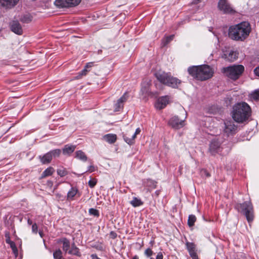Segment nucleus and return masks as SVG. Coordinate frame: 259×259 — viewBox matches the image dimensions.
Here are the masks:
<instances>
[{
  "label": "nucleus",
  "mask_w": 259,
  "mask_h": 259,
  "mask_svg": "<svg viewBox=\"0 0 259 259\" xmlns=\"http://www.w3.org/2000/svg\"><path fill=\"white\" fill-rule=\"evenodd\" d=\"M186 246L192 259H199L197 254L196 245L194 243L187 241Z\"/></svg>",
  "instance_id": "ddd939ff"
},
{
  "label": "nucleus",
  "mask_w": 259,
  "mask_h": 259,
  "mask_svg": "<svg viewBox=\"0 0 259 259\" xmlns=\"http://www.w3.org/2000/svg\"><path fill=\"white\" fill-rule=\"evenodd\" d=\"M98 259H101V258H99H99H98Z\"/></svg>",
  "instance_id": "e2e57ef3"
},
{
  "label": "nucleus",
  "mask_w": 259,
  "mask_h": 259,
  "mask_svg": "<svg viewBox=\"0 0 259 259\" xmlns=\"http://www.w3.org/2000/svg\"><path fill=\"white\" fill-rule=\"evenodd\" d=\"M140 132H141V129L139 127L137 128L135 131V133L132 136L131 138H129L126 137H124V139L125 141L128 144H130V145L133 144L134 143V140L136 137V136L138 134H139Z\"/></svg>",
  "instance_id": "412c9836"
},
{
  "label": "nucleus",
  "mask_w": 259,
  "mask_h": 259,
  "mask_svg": "<svg viewBox=\"0 0 259 259\" xmlns=\"http://www.w3.org/2000/svg\"><path fill=\"white\" fill-rule=\"evenodd\" d=\"M39 234L41 237H42L43 233L41 231L39 232Z\"/></svg>",
  "instance_id": "13d9d810"
},
{
  "label": "nucleus",
  "mask_w": 259,
  "mask_h": 259,
  "mask_svg": "<svg viewBox=\"0 0 259 259\" xmlns=\"http://www.w3.org/2000/svg\"><path fill=\"white\" fill-rule=\"evenodd\" d=\"M238 53L236 51L232 50L223 51L222 58L230 62H233L238 58Z\"/></svg>",
  "instance_id": "4468645a"
},
{
  "label": "nucleus",
  "mask_w": 259,
  "mask_h": 259,
  "mask_svg": "<svg viewBox=\"0 0 259 259\" xmlns=\"http://www.w3.org/2000/svg\"><path fill=\"white\" fill-rule=\"evenodd\" d=\"M250 98L251 100L255 101L259 100V89L250 94Z\"/></svg>",
  "instance_id": "f704fd0d"
},
{
  "label": "nucleus",
  "mask_w": 259,
  "mask_h": 259,
  "mask_svg": "<svg viewBox=\"0 0 259 259\" xmlns=\"http://www.w3.org/2000/svg\"><path fill=\"white\" fill-rule=\"evenodd\" d=\"M142 93L144 95H147L149 93V84L148 82L143 83L141 90Z\"/></svg>",
  "instance_id": "cd10ccee"
},
{
  "label": "nucleus",
  "mask_w": 259,
  "mask_h": 259,
  "mask_svg": "<svg viewBox=\"0 0 259 259\" xmlns=\"http://www.w3.org/2000/svg\"><path fill=\"white\" fill-rule=\"evenodd\" d=\"M128 98V95L125 93L115 103L114 109L115 112L120 111L123 108L124 102H125Z\"/></svg>",
  "instance_id": "2eb2a0df"
},
{
  "label": "nucleus",
  "mask_w": 259,
  "mask_h": 259,
  "mask_svg": "<svg viewBox=\"0 0 259 259\" xmlns=\"http://www.w3.org/2000/svg\"><path fill=\"white\" fill-rule=\"evenodd\" d=\"M174 37V35H171L168 36H166L163 38L162 40L161 45L162 47H164L167 45L170 41H171Z\"/></svg>",
  "instance_id": "2f4dec72"
},
{
  "label": "nucleus",
  "mask_w": 259,
  "mask_h": 259,
  "mask_svg": "<svg viewBox=\"0 0 259 259\" xmlns=\"http://www.w3.org/2000/svg\"><path fill=\"white\" fill-rule=\"evenodd\" d=\"M132 259H139V256L137 255H134Z\"/></svg>",
  "instance_id": "6e6d98bb"
},
{
  "label": "nucleus",
  "mask_w": 259,
  "mask_h": 259,
  "mask_svg": "<svg viewBox=\"0 0 259 259\" xmlns=\"http://www.w3.org/2000/svg\"><path fill=\"white\" fill-rule=\"evenodd\" d=\"M236 207L239 212L245 215L249 223L252 222L254 219V210L250 201H245L242 203H239L236 205Z\"/></svg>",
  "instance_id": "39448f33"
},
{
  "label": "nucleus",
  "mask_w": 259,
  "mask_h": 259,
  "mask_svg": "<svg viewBox=\"0 0 259 259\" xmlns=\"http://www.w3.org/2000/svg\"><path fill=\"white\" fill-rule=\"evenodd\" d=\"M53 256L54 259H61L62 256V252L60 249H58L56 250L53 253Z\"/></svg>",
  "instance_id": "c9c22d12"
},
{
  "label": "nucleus",
  "mask_w": 259,
  "mask_h": 259,
  "mask_svg": "<svg viewBox=\"0 0 259 259\" xmlns=\"http://www.w3.org/2000/svg\"><path fill=\"white\" fill-rule=\"evenodd\" d=\"M92 247L95 248L96 249L102 251L104 249L102 244L101 242H96V243H94L91 245Z\"/></svg>",
  "instance_id": "e433bc0d"
},
{
  "label": "nucleus",
  "mask_w": 259,
  "mask_h": 259,
  "mask_svg": "<svg viewBox=\"0 0 259 259\" xmlns=\"http://www.w3.org/2000/svg\"><path fill=\"white\" fill-rule=\"evenodd\" d=\"M48 183L49 184V185H52L53 184V183L52 182H48Z\"/></svg>",
  "instance_id": "052dcab7"
},
{
  "label": "nucleus",
  "mask_w": 259,
  "mask_h": 259,
  "mask_svg": "<svg viewBox=\"0 0 259 259\" xmlns=\"http://www.w3.org/2000/svg\"><path fill=\"white\" fill-rule=\"evenodd\" d=\"M196 221V218L195 215L193 214L189 215L188 219V225L190 227H193Z\"/></svg>",
  "instance_id": "473e14b6"
},
{
  "label": "nucleus",
  "mask_w": 259,
  "mask_h": 259,
  "mask_svg": "<svg viewBox=\"0 0 259 259\" xmlns=\"http://www.w3.org/2000/svg\"><path fill=\"white\" fill-rule=\"evenodd\" d=\"M223 132L229 137L235 134L237 131V126L232 120H225L224 122Z\"/></svg>",
  "instance_id": "0eeeda50"
},
{
  "label": "nucleus",
  "mask_w": 259,
  "mask_h": 259,
  "mask_svg": "<svg viewBox=\"0 0 259 259\" xmlns=\"http://www.w3.org/2000/svg\"><path fill=\"white\" fill-rule=\"evenodd\" d=\"M9 244H10V245L11 247L12 248L13 252L15 253H18V250H17V248L16 246V245H15V243L13 241H12L10 243H9Z\"/></svg>",
  "instance_id": "a19ab883"
},
{
  "label": "nucleus",
  "mask_w": 259,
  "mask_h": 259,
  "mask_svg": "<svg viewBox=\"0 0 259 259\" xmlns=\"http://www.w3.org/2000/svg\"><path fill=\"white\" fill-rule=\"evenodd\" d=\"M91 257L92 258V259H98V258H99L97 254H93L91 255Z\"/></svg>",
  "instance_id": "3c124183"
},
{
  "label": "nucleus",
  "mask_w": 259,
  "mask_h": 259,
  "mask_svg": "<svg viewBox=\"0 0 259 259\" xmlns=\"http://www.w3.org/2000/svg\"><path fill=\"white\" fill-rule=\"evenodd\" d=\"M11 29L15 33L21 35L23 29L20 24L18 21H13L11 25Z\"/></svg>",
  "instance_id": "f3484780"
},
{
  "label": "nucleus",
  "mask_w": 259,
  "mask_h": 259,
  "mask_svg": "<svg viewBox=\"0 0 259 259\" xmlns=\"http://www.w3.org/2000/svg\"><path fill=\"white\" fill-rule=\"evenodd\" d=\"M195 3H198L201 1V0H194Z\"/></svg>",
  "instance_id": "bf43d9fd"
},
{
  "label": "nucleus",
  "mask_w": 259,
  "mask_h": 259,
  "mask_svg": "<svg viewBox=\"0 0 259 259\" xmlns=\"http://www.w3.org/2000/svg\"><path fill=\"white\" fill-rule=\"evenodd\" d=\"M251 108L245 102L239 103L233 107L232 113H250Z\"/></svg>",
  "instance_id": "9d476101"
},
{
  "label": "nucleus",
  "mask_w": 259,
  "mask_h": 259,
  "mask_svg": "<svg viewBox=\"0 0 259 259\" xmlns=\"http://www.w3.org/2000/svg\"><path fill=\"white\" fill-rule=\"evenodd\" d=\"M171 98L169 96H164L159 98L155 103V107L158 110L162 109L166 107L169 103Z\"/></svg>",
  "instance_id": "f8f14e48"
},
{
  "label": "nucleus",
  "mask_w": 259,
  "mask_h": 259,
  "mask_svg": "<svg viewBox=\"0 0 259 259\" xmlns=\"http://www.w3.org/2000/svg\"><path fill=\"white\" fill-rule=\"evenodd\" d=\"M49 152H50V153L52 156V157L53 158V157L56 158V157H59V156L60 155L61 153V150L59 149H56L51 150Z\"/></svg>",
  "instance_id": "72a5a7b5"
},
{
  "label": "nucleus",
  "mask_w": 259,
  "mask_h": 259,
  "mask_svg": "<svg viewBox=\"0 0 259 259\" xmlns=\"http://www.w3.org/2000/svg\"><path fill=\"white\" fill-rule=\"evenodd\" d=\"M131 204L135 207H138L143 205V202L137 197H134L133 199L130 202Z\"/></svg>",
  "instance_id": "c85d7f7f"
},
{
  "label": "nucleus",
  "mask_w": 259,
  "mask_h": 259,
  "mask_svg": "<svg viewBox=\"0 0 259 259\" xmlns=\"http://www.w3.org/2000/svg\"><path fill=\"white\" fill-rule=\"evenodd\" d=\"M157 182L154 180L151 179L147 180L145 182L146 187L148 188V190L151 191L153 189L156 188Z\"/></svg>",
  "instance_id": "4be33fe9"
},
{
  "label": "nucleus",
  "mask_w": 259,
  "mask_h": 259,
  "mask_svg": "<svg viewBox=\"0 0 259 259\" xmlns=\"http://www.w3.org/2000/svg\"><path fill=\"white\" fill-rule=\"evenodd\" d=\"M96 170L95 167L93 165H90L88 168V170L86 171V172L89 171L90 172H92Z\"/></svg>",
  "instance_id": "c03bdc74"
},
{
  "label": "nucleus",
  "mask_w": 259,
  "mask_h": 259,
  "mask_svg": "<svg viewBox=\"0 0 259 259\" xmlns=\"http://www.w3.org/2000/svg\"><path fill=\"white\" fill-rule=\"evenodd\" d=\"M250 114H232V118L234 121L239 123L247 122Z\"/></svg>",
  "instance_id": "dca6fc26"
},
{
  "label": "nucleus",
  "mask_w": 259,
  "mask_h": 259,
  "mask_svg": "<svg viewBox=\"0 0 259 259\" xmlns=\"http://www.w3.org/2000/svg\"><path fill=\"white\" fill-rule=\"evenodd\" d=\"M110 235L112 236V238H115L117 236V234L113 231H111L110 232Z\"/></svg>",
  "instance_id": "09e8293b"
},
{
  "label": "nucleus",
  "mask_w": 259,
  "mask_h": 259,
  "mask_svg": "<svg viewBox=\"0 0 259 259\" xmlns=\"http://www.w3.org/2000/svg\"><path fill=\"white\" fill-rule=\"evenodd\" d=\"M39 158L40 161L43 164L49 163L52 159V157L50 152L47 153L43 156H39Z\"/></svg>",
  "instance_id": "aec40b11"
},
{
  "label": "nucleus",
  "mask_w": 259,
  "mask_h": 259,
  "mask_svg": "<svg viewBox=\"0 0 259 259\" xmlns=\"http://www.w3.org/2000/svg\"><path fill=\"white\" fill-rule=\"evenodd\" d=\"M153 253V251L150 248H147L144 252V254L147 257L151 256Z\"/></svg>",
  "instance_id": "79ce46f5"
},
{
  "label": "nucleus",
  "mask_w": 259,
  "mask_h": 259,
  "mask_svg": "<svg viewBox=\"0 0 259 259\" xmlns=\"http://www.w3.org/2000/svg\"><path fill=\"white\" fill-rule=\"evenodd\" d=\"M19 0H0L2 5L7 8H11L15 6Z\"/></svg>",
  "instance_id": "6ab92c4d"
},
{
  "label": "nucleus",
  "mask_w": 259,
  "mask_h": 259,
  "mask_svg": "<svg viewBox=\"0 0 259 259\" xmlns=\"http://www.w3.org/2000/svg\"><path fill=\"white\" fill-rule=\"evenodd\" d=\"M75 148V145H66L62 149L63 154L65 155L70 156L74 151Z\"/></svg>",
  "instance_id": "a211bd4d"
},
{
  "label": "nucleus",
  "mask_w": 259,
  "mask_h": 259,
  "mask_svg": "<svg viewBox=\"0 0 259 259\" xmlns=\"http://www.w3.org/2000/svg\"><path fill=\"white\" fill-rule=\"evenodd\" d=\"M92 63H88V64L85 65V68H87L88 69V68H91V67H92Z\"/></svg>",
  "instance_id": "603ef678"
},
{
  "label": "nucleus",
  "mask_w": 259,
  "mask_h": 259,
  "mask_svg": "<svg viewBox=\"0 0 259 259\" xmlns=\"http://www.w3.org/2000/svg\"><path fill=\"white\" fill-rule=\"evenodd\" d=\"M244 70L243 65H235L223 68L222 72L228 78L235 80L240 77Z\"/></svg>",
  "instance_id": "20e7f679"
},
{
  "label": "nucleus",
  "mask_w": 259,
  "mask_h": 259,
  "mask_svg": "<svg viewBox=\"0 0 259 259\" xmlns=\"http://www.w3.org/2000/svg\"><path fill=\"white\" fill-rule=\"evenodd\" d=\"M186 118L187 114L182 117L174 115L168 120V125L175 130H179L185 126Z\"/></svg>",
  "instance_id": "423d86ee"
},
{
  "label": "nucleus",
  "mask_w": 259,
  "mask_h": 259,
  "mask_svg": "<svg viewBox=\"0 0 259 259\" xmlns=\"http://www.w3.org/2000/svg\"><path fill=\"white\" fill-rule=\"evenodd\" d=\"M97 182L94 180H90L89 181V185L91 188H93L96 185Z\"/></svg>",
  "instance_id": "37998d69"
},
{
  "label": "nucleus",
  "mask_w": 259,
  "mask_h": 259,
  "mask_svg": "<svg viewBox=\"0 0 259 259\" xmlns=\"http://www.w3.org/2000/svg\"><path fill=\"white\" fill-rule=\"evenodd\" d=\"M75 157L82 161H86L88 160V157L85 153L81 150H78L75 152Z\"/></svg>",
  "instance_id": "5701e85b"
},
{
  "label": "nucleus",
  "mask_w": 259,
  "mask_h": 259,
  "mask_svg": "<svg viewBox=\"0 0 259 259\" xmlns=\"http://www.w3.org/2000/svg\"><path fill=\"white\" fill-rule=\"evenodd\" d=\"M156 259H163V254L162 252H159L157 253Z\"/></svg>",
  "instance_id": "de8ad7c7"
},
{
  "label": "nucleus",
  "mask_w": 259,
  "mask_h": 259,
  "mask_svg": "<svg viewBox=\"0 0 259 259\" xmlns=\"http://www.w3.org/2000/svg\"><path fill=\"white\" fill-rule=\"evenodd\" d=\"M188 71L191 76L202 81L210 78L214 73L213 69L207 65L193 66L189 67Z\"/></svg>",
  "instance_id": "f03ea898"
},
{
  "label": "nucleus",
  "mask_w": 259,
  "mask_h": 259,
  "mask_svg": "<svg viewBox=\"0 0 259 259\" xmlns=\"http://www.w3.org/2000/svg\"><path fill=\"white\" fill-rule=\"evenodd\" d=\"M63 246L62 248L64 252L66 253L68 252L70 250V244L69 241L67 238H64L62 240Z\"/></svg>",
  "instance_id": "bb28decb"
},
{
  "label": "nucleus",
  "mask_w": 259,
  "mask_h": 259,
  "mask_svg": "<svg viewBox=\"0 0 259 259\" xmlns=\"http://www.w3.org/2000/svg\"><path fill=\"white\" fill-rule=\"evenodd\" d=\"M77 192V189L72 187L67 193V199H72Z\"/></svg>",
  "instance_id": "7c9ffc66"
},
{
  "label": "nucleus",
  "mask_w": 259,
  "mask_h": 259,
  "mask_svg": "<svg viewBox=\"0 0 259 259\" xmlns=\"http://www.w3.org/2000/svg\"><path fill=\"white\" fill-rule=\"evenodd\" d=\"M222 150L221 143L218 140L214 139L210 142L208 152L211 155L221 154Z\"/></svg>",
  "instance_id": "1a4fd4ad"
},
{
  "label": "nucleus",
  "mask_w": 259,
  "mask_h": 259,
  "mask_svg": "<svg viewBox=\"0 0 259 259\" xmlns=\"http://www.w3.org/2000/svg\"><path fill=\"white\" fill-rule=\"evenodd\" d=\"M32 231L33 233L36 234L37 232V226L35 223L32 226Z\"/></svg>",
  "instance_id": "49530a36"
},
{
  "label": "nucleus",
  "mask_w": 259,
  "mask_h": 259,
  "mask_svg": "<svg viewBox=\"0 0 259 259\" xmlns=\"http://www.w3.org/2000/svg\"><path fill=\"white\" fill-rule=\"evenodd\" d=\"M5 237H6V242L7 243L9 244L12 241L10 239V235H9V233H6L5 234Z\"/></svg>",
  "instance_id": "a18cd8bd"
},
{
  "label": "nucleus",
  "mask_w": 259,
  "mask_h": 259,
  "mask_svg": "<svg viewBox=\"0 0 259 259\" xmlns=\"http://www.w3.org/2000/svg\"><path fill=\"white\" fill-rule=\"evenodd\" d=\"M27 223L29 225H31L32 224V221L30 220V219H28V221H27Z\"/></svg>",
  "instance_id": "4d7b16f0"
},
{
  "label": "nucleus",
  "mask_w": 259,
  "mask_h": 259,
  "mask_svg": "<svg viewBox=\"0 0 259 259\" xmlns=\"http://www.w3.org/2000/svg\"><path fill=\"white\" fill-rule=\"evenodd\" d=\"M251 28L249 23L243 22L230 27L229 36L235 40H244L249 34Z\"/></svg>",
  "instance_id": "f257e3e1"
},
{
  "label": "nucleus",
  "mask_w": 259,
  "mask_h": 259,
  "mask_svg": "<svg viewBox=\"0 0 259 259\" xmlns=\"http://www.w3.org/2000/svg\"><path fill=\"white\" fill-rule=\"evenodd\" d=\"M204 174L207 177H209L210 176L209 172H208L206 170H204Z\"/></svg>",
  "instance_id": "864d4df0"
},
{
  "label": "nucleus",
  "mask_w": 259,
  "mask_h": 259,
  "mask_svg": "<svg viewBox=\"0 0 259 259\" xmlns=\"http://www.w3.org/2000/svg\"><path fill=\"white\" fill-rule=\"evenodd\" d=\"M68 253L72 255H76L77 256H80L81 253L79 251V249L73 243L71 245V248L68 251Z\"/></svg>",
  "instance_id": "b1692460"
},
{
  "label": "nucleus",
  "mask_w": 259,
  "mask_h": 259,
  "mask_svg": "<svg viewBox=\"0 0 259 259\" xmlns=\"http://www.w3.org/2000/svg\"><path fill=\"white\" fill-rule=\"evenodd\" d=\"M55 171L54 169L52 167L47 168L42 174L41 177L45 178L52 175Z\"/></svg>",
  "instance_id": "c756f323"
},
{
  "label": "nucleus",
  "mask_w": 259,
  "mask_h": 259,
  "mask_svg": "<svg viewBox=\"0 0 259 259\" xmlns=\"http://www.w3.org/2000/svg\"><path fill=\"white\" fill-rule=\"evenodd\" d=\"M89 212L90 214L93 215L95 217H98L99 216V212L97 209L92 208L89 209Z\"/></svg>",
  "instance_id": "ea45409f"
},
{
  "label": "nucleus",
  "mask_w": 259,
  "mask_h": 259,
  "mask_svg": "<svg viewBox=\"0 0 259 259\" xmlns=\"http://www.w3.org/2000/svg\"><path fill=\"white\" fill-rule=\"evenodd\" d=\"M81 0H56L54 4L58 8L72 7L78 5Z\"/></svg>",
  "instance_id": "6e6552de"
},
{
  "label": "nucleus",
  "mask_w": 259,
  "mask_h": 259,
  "mask_svg": "<svg viewBox=\"0 0 259 259\" xmlns=\"http://www.w3.org/2000/svg\"><path fill=\"white\" fill-rule=\"evenodd\" d=\"M155 75L160 82L168 87L176 88L181 83V81L179 79L171 76L168 73L159 71Z\"/></svg>",
  "instance_id": "7ed1b4c3"
},
{
  "label": "nucleus",
  "mask_w": 259,
  "mask_h": 259,
  "mask_svg": "<svg viewBox=\"0 0 259 259\" xmlns=\"http://www.w3.org/2000/svg\"><path fill=\"white\" fill-rule=\"evenodd\" d=\"M57 174L60 177H63L67 174V171L64 168H61L57 169Z\"/></svg>",
  "instance_id": "58836bf2"
},
{
  "label": "nucleus",
  "mask_w": 259,
  "mask_h": 259,
  "mask_svg": "<svg viewBox=\"0 0 259 259\" xmlns=\"http://www.w3.org/2000/svg\"><path fill=\"white\" fill-rule=\"evenodd\" d=\"M88 71V69L84 67V68L78 73V75L75 77V78L77 79L81 78L82 76L85 75Z\"/></svg>",
  "instance_id": "4c0bfd02"
},
{
  "label": "nucleus",
  "mask_w": 259,
  "mask_h": 259,
  "mask_svg": "<svg viewBox=\"0 0 259 259\" xmlns=\"http://www.w3.org/2000/svg\"><path fill=\"white\" fill-rule=\"evenodd\" d=\"M159 193H160V190H157L155 192L154 195L156 196V197H158L159 195Z\"/></svg>",
  "instance_id": "5fc2aeb1"
},
{
  "label": "nucleus",
  "mask_w": 259,
  "mask_h": 259,
  "mask_svg": "<svg viewBox=\"0 0 259 259\" xmlns=\"http://www.w3.org/2000/svg\"><path fill=\"white\" fill-rule=\"evenodd\" d=\"M150 259H154V258H152V257H151V258H150Z\"/></svg>",
  "instance_id": "680f3d73"
},
{
  "label": "nucleus",
  "mask_w": 259,
  "mask_h": 259,
  "mask_svg": "<svg viewBox=\"0 0 259 259\" xmlns=\"http://www.w3.org/2000/svg\"><path fill=\"white\" fill-rule=\"evenodd\" d=\"M218 8L220 11L225 14L233 13L235 12L227 0H220L218 3Z\"/></svg>",
  "instance_id": "9b49d317"
},
{
  "label": "nucleus",
  "mask_w": 259,
  "mask_h": 259,
  "mask_svg": "<svg viewBox=\"0 0 259 259\" xmlns=\"http://www.w3.org/2000/svg\"><path fill=\"white\" fill-rule=\"evenodd\" d=\"M104 140L109 143H114L117 139L116 135L107 134L104 136Z\"/></svg>",
  "instance_id": "393cba45"
},
{
  "label": "nucleus",
  "mask_w": 259,
  "mask_h": 259,
  "mask_svg": "<svg viewBox=\"0 0 259 259\" xmlns=\"http://www.w3.org/2000/svg\"><path fill=\"white\" fill-rule=\"evenodd\" d=\"M32 16L30 14H26L21 16L20 21L22 23H28L32 21Z\"/></svg>",
  "instance_id": "a878e982"
},
{
  "label": "nucleus",
  "mask_w": 259,
  "mask_h": 259,
  "mask_svg": "<svg viewBox=\"0 0 259 259\" xmlns=\"http://www.w3.org/2000/svg\"><path fill=\"white\" fill-rule=\"evenodd\" d=\"M254 72L256 75L259 76V66L254 70Z\"/></svg>",
  "instance_id": "8fccbe9b"
}]
</instances>
